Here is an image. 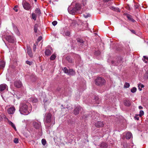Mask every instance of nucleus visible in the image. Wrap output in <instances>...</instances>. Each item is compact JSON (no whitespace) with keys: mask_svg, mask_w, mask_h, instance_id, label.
<instances>
[{"mask_svg":"<svg viewBox=\"0 0 148 148\" xmlns=\"http://www.w3.org/2000/svg\"><path fill=\"white\" fill-rule=\"evenodd\" d=\"M32 110V108L30 105L22 103L20 106L19 111L21 114L27 115L30 113Z\"/></svg>","mask_w":148,"mask_h":148,"instance_id":"f257e3e1","label":"nucleus"},{"mask_svg":"<svg viewBox=\"0 0 148 148\" xmlns=\"http://www.w3.org/2000/svg\"><path fill=\"white\" fill-rule=\"evenodd\" d=\"M81 9L80 5L79 3L75 4V7L71 8V7H69L68 8V10L69 13L72 14H74L76 13H78L79 11Z\"/></svg>","mask_w":148,"mask_h":148,"instance_id":"f03ea898","label":"nucleus"},{"mask_svg":"<svg viewBox=\"0 0 148 148\" xmlns=\"http://www.w3.org/2000/svg\"><path fill=\"white\" fill-rule=\"evenodd\" d=\"M45 118L46 123H50L51 125H53L55 124V118L53 117H52L51 114L48 113L47 114Z\"/></svg>","mask_w":148,"mask_h":148,"instance_id":"7ed1b4c3","label":"nucleus"},{"mask_svg":"<svg viewBox=\"0 0 148 148\" xmlns=\"http://www.w3.org/2000/svg\"><path fill=\"white\" fill-rule=\"evenodd\" d=\"M106 82V81L103 78L98 77L95 80V84L98 86H102Z\"/></svg>","mask_w":148,"mask_h":148,"instance_id":"20e7f679","label":"nucleus"},{"mask_svg":"<svg viewBox=\"0 0 148 148\" xmlns=\"http://www.w3.org/2000/svg\"><path fill=\"white\" fill-rule=\"evenodd\" d=\"M22 5L24 9L27 10H29L31 8V6L27 2H23Z\"/></svg>","mask_w":148,"mask_h":148,"instance_id":"39448f33","label":"nucleus"},{"mask_svg":"<svg viewBox=\"0 0 148 148\" xmlns=\"http://www.w3.org/2000/svg\"><path fill=\"white\" fill-rule=\"evenodd\" d=\"M8 89V86L5 84H2L0 85V92H2Z\"/></svg>","mask_w":148,"mask_h":148,"instance_id":"423d86ee","label":"nucleus"},{"mask_svg":"<svg viewBox=\"0 0 148 148\" xmlns=\"http://www.w3.org/2000/svg\"><path fill=\"white\" fill-rule=\"evenodd\" d=\"M33 125L34 127L36 129H39L41 127V123L40 122H33Z\"/></svg>","mask_w":148,"mask_h":148,"instance_id":"0eeeda50","label":"nucleus"},{"mask_svg":"<svg viewBox=\"0 0 148 148\" xmlns=\"http://www.w3.org/2000/svg\"><path fill=\"white\" fill-rule=\"evenodd\" d=\"M14 85L17 88H20L22 86V83L20 80L16 81L14 83Z\"/></svg>","mask_w":148,"mask_h":148,"instance_id":"6e6552de","label":"nucleus"},{"mask_svg":"<svg viewBox=\"0 0 148 148\" xmlns=\"http://www.w3.org/2000/svg\"><path fill=\"white\" fill-rule=\"evenodd\" d=\"M61 33L64 36H69L70 35V32L66 28H63Z\"/></svg>","mask_w":148,"mask_h":148,"instance_id":"1a4fd4ad","label":"nucleus"},{"mask_svg":"<svg viewBox=\"0 0 148 148\" xmlns=\"http://www.w3.org/2000/svg\"><path fill=\"white\" fill-rule=\"evenodd\" d=\"M15 110V108L13 106H12L9 108L7 110L8 113L9 114H13Z\"/></svg>","mask_w":148,"mask_h":148,"instance_id":"9d476101","label":"nucleus"},{"mask_svg":"<svg viewBox=\"0 0 148 148\" xmlns=\"http://www.w3.org/2000/svg\"><path fill=\"white\" fill-rule=\"evenodd\" d=\"M5 39L9 42L10 43H13L14 42V39L10 36H7Z\"/></svg>","mask_w":148,"mask_h":148,"instance_id":"9b49d317","label":"nucleus"},{"mask_svg":"<svg viewBox=\"0 0 148 148\" xmlns=\"http://www.w3.org/2000/svg\"><path fill=\"white\" fill-rule=\"evenodd\" d=\"M27 53L30 57H33V54L31 49L30 47H27Z\"/></svg>","mask_w":148,"mask_h":148,"instance_id":"f8f14e48","label":"nucleus"},{"mask_svg":"<svg viewBox=\"0 0 148 148\" xmlns=\"http://www.w3.org/2000/svg\"><path fill=\"white\" fill-rule=\"evenodd\" d=\"M81 107L79 106H77L75 108L74 111V114L75 115H77L79 113V111L81 110Z\"/></svg>","mask_w":148,"mask_h":148,"instance_id":"ddd939ff","label":"nucleus"},{"mask_svg":"<svg viewBox=\"0 0 148 148\" xmlns=\"http://www.w3.org/2000/svg\"><path fill=\"white\" fill-rule=\"evenodd\" d=\"M104 124L102 122L97 121L95 123V126L98 127H102L103 126Z\"/></svg>","mask_w":148,"mask_h":148,"instance_id":"4468645a","label":"nucleus"},{"mask_svg":"<svg viewBox=\"0 0 148 148\" xmlns=\"http://www.w3.org/2000/svg\"><path fill=\"white\" fill-rule=\"evenodd\" d=\"M13 29L15 33H16V34L17 35L19 36L20 34V33L17 27L16 26L13 25Z\"/></svg>","mask_w":148,"mask_h":148,"instance_id":"2eb2a0df","label":"nucleus"},{"mask_svg":"<svg viewBox=\"0 0 148 148\" xmlns=\"http://www.w3.org/2000/svg\"><path fill=\"white\" fill-rule=\"evenodd\" d=\"M35 13L38 16H39L41 14L40 10L39 8H36L35 10Z\"/></svg>","mask_w":148,"mask_h":148,"instance_id":"dca6fc26","label":"nucleus"},{"mask_svg":"<svg viewBox=\"0 0 148 148\" xmlns=\"http://www.w3.org/2000/svg\"><path fill=\"white\" fill-rule=\"evenodd\" d=\"M51 51L49 49H47L45 52V55L47 56L50 55L51 53Z\"/></svg>","mask_w":148,"mask_h":148,"instance_id":"f3484780","label":"nucleus"},{"mask_svg":"<svg viewBox=\"0 0 148 148\" xmlns=\"http://www.w3.org/2000/svg\"><path fill=\"white\" fill-rule=\"evenodd\" d=\"M5 65V63L3 61H1L0 62V69H3Z\"/></svg>","mask_w":148,"mask_h":148,"instance_id":"a211bd4d","label":"nucleus"},{"mask_svg":"<svg viewBox=\"0 0 148 148\" xmlns=\"http://www.w3.org/2000/svg\"><path fill=\"white\" fill-rule=\"evenodd\" d=\"M132 136V134L130 132H128L127 133L126 135V137L127 139H130Z\"/></svg>","mask_w":148,"mask_h":148,"instance_id":"6ab92c4d","label":"nucleus"},{"mask_svg":"<svg viewBox=\"0 0 148 148\" xmlns=\"http://www.w3.org/2000/svg\"><path fill=\"white\" fill-rule=\"evenodd\" d=\"M124 104L126 106H129L131 105L130 101L129 100H125L124 101Z\"/></svg>","mask_w":148,"mask_h":148,"instance_id":"aec40b11","label":"nucleus"},{"mask_svg":"<svg viewBox=\"0 0 148 148\" xmlns=\"http://www.w3.org/2000/svg\"><path fill=\"white\" fill-rule=\"evenodd\" d=\"M75 72L72 69H70L69 70L68 74L69 75H73L75 74Z\"/></svg>","mask_w":148,"mask_h":148,"instance_id":"412c9836","label":"nucleus"},{"mask_svg":"<svg viewBox=\"0 0 148 148\" xmlns=\"http://www.w3.org/2000/svg\"><path fill=\"white\" fill-rule=\"evenodd\" d=\"M107 145L104 143H101L100 145L101 148H107Z\"/></svg>","mask_w":148,"mask_h":148,"instance_id":"4be33fe9","label":"nucleus"},{"mask_svg":"<svg viewBox=\"0 0 148 148\" xmlns=\"http://www.w3.org/2000/svg\"><path fill=\"white\" fill-rule=\"evenodd\" d=\"M144 86L143 85L139 83L138 84V87L140 91L142 90V88H143Z\"/></svg>","mask_w":148,"mask_h":148,"instance_id":"5701e85b","label":"nucleus"},{"mask_svg":"<svg viewBox=\"0 0 148 148\" xmlns=\"http://www.w3.org/2000/svg\"><path fill=\"white\" fill-rule=\"evenodd\" d=\"M112 10H114L117 12H120L119 9L118 8H115L113 6H112Z\"/></svg>","mask_w":148,"mask_h":148,"instance_id":"b1692460","label":"nucleus"},{"mask_svg":"<svg viewBox=\"0 0 148 148\" xmlns=\"http://www.w3.org/2000/svg\"><path fill=\"white\" fill-rule=\"evenodd\" d=\"M37 16H38L34 13H32V18L34 21L36 20V17Z\"/></svg>","mask_w":148,"mask_h":148,"instance_id":"393cba45","label":"nucleus"},{"mask_svg":"<svg viewBox=\"0 0 148 148\" xmlns=\"http://www.w3.org/2000/svg\"><path fill=\"white\" fill-rule=\"evenodd\" d=\"M3 119H7L6 116L3 114L0 115V121H2Z\"/></svg>","mask_w":148,"mask_h":148,"instance_id":"a878e982","label":"nucleus"},{"mask_svg":"<svg viewBox=\"0 0 148 148\" xmlns=\"http://www.w3.org/2000/svg\"><path fill=\"white\" fill-rule=\"evenodd\" d=\"M8 122L9 124L14 129L16 130V128L14 124L11 121H8Z\"/></svg>","mask_w":148,"mask_h":148,"instance_id":"bb28decb","label":"nucleus"},{"mask_svg":"<svg viewBox=\"0 0 148 148\" xmlns=\"http://www.w3.org/2000/svg\"><path fill=\"white\" fill-rule=\"evenodd\" d=\"M143 57L144 58V60H143L144 61L145 63H147L148 62V58L145 56H144Z\"/></svg>","mask_w":148,"mask_h":148,"instance_id":"cd10ccee","label":"nucleus"},{"mask_svg":"<svg viewBox=\"0 0 148 148\" xmlns=\"http://www.w3.org/2000/svg\"><path fill=\"white\" fill-rule=\"evenodd\" d=\"M56 58V56L53 54L50 57V59L51 60H54Z\"/></svg>","mask_w":148,"mask_h":148,"instance_id":"c85d7f7f","label":"nucleus"},{"mask_svg":"<svg viewBox=\"0 0 148 148\" xmlns=\"http://www.w3.org/2000/svg\"><path fill=\"white\" fill-rule=\"evenodd\" d=\"M84 16L85 18H87L88 17H90V15L88 13H85L84 14Z\"/></svg>","mask_w":148,"mask_h":148,"instance_id":"c756f323","label":"nucleus"},{"mask_svg":"<svg viewBox=\"0 0 148 148\" xmlns=\"http://www.w3.org/2000/svg\"><path fill=\"white\" fill-rule=\"evenodd\" d=\"M37 27L38 25L37 24H35L34 27V30L35 33L37 32Z\"/></svg>","mask_w":148,"mask_h":148,"instance_id":"7c9ffc66","label":"nucleus"},{"mask_svg":"<svg viewBox=\"0 0 148 148\" xmlns=\"http://www.w3.org/2000/svg\"><path fill=\"white\" fill-rule=\"evenodd\" d=\"M76 23L77 22L76 21L74 20L72 21L71 25V26H74L75 25Z\"/></svg>","mask_w":148,"mask_h":148,"instance_id":"2f4dec72","label":"nucleus"},{"mask_svg":"<svg viewBox=\"0 0 148 148\" xmlns=\"http://www.w3.org/2000/svg\"><path fill=\"white\" fill-rule=\"evenodd\" d=\"M130 85L129 83L126 82L124 85L125 88H128L130 86Z\"/></svg>","mask_w":148,"mask_h":148,"instance_id":"473e14b6","label":"nucleus"},{"mask_svg":"<svg viewBox=\"0 0 148 148\" xmlns=\"http://www.w3.org/2000/svg\"><path fill=\"white\" fill-rule=\"evenodd\" d=\"M131 92L132 93L135 92L136 90V88L135 87H133L131 89Z\"/></svg>","mask_w":148,"mask_h":148,"instance_id":"72a5a7b5","label":"nucleus"},{"mask_svg":"<svg viewBox=\"0 0 148 148\" xmlns=\"http://www.w3.org/2000/svg\"><path fill=\"white\" fill-rule=\"evenodd\" d=\"M42 143L43 145H45L46 143V140L44 139H42Z\"/></svg>","mask_w":148,"mask_h":148,"instance_id":"f704fd0d","label":"nucleus"},{"mask_svg":"<svg viewBox=\"0 0 148 148\" xmlns=\"http://www.w3.org/2000/svg\"><path fill=\"white\" fill-rule=\"evenodd\" d=\"M63 71L65 73H66L68 74L69 71V70H68L66 68L64 67V68Z\"/></svg>","mask_w":148,"mask_h":148,"instance_id":"c9c22d12","label":"nucleus"},{"mask_svg":"<svg viewBox=\"0 0 148 148\" xmlns=\"http://www.w3.org/2000/svg\"><path fill=\"white\" fill-rule=\"evenodd\" d=\"M144 114V112L143 111L141 110L140 111V113L139 115L140 117H141Z\"/></svg>","mask_w":148,"mask_h":148,"instance_id":"e433bc0d","label":"nucleus"},{"mask_svg":"<svg viewBox=\"0 0 148 148\" xmlns=\"http://www.w3.org/2000/svg\"><path fill=\"white\" fill-rule=\"evenodd\" d=\"M127 17L130 20L132 21L133 22H134L135 21V20H134L130 16H127Z\"/></svg>","mask_w":148,"mask_h":148,"instance_id":"4c0bfd02","label":"nucleus"},{"mask_svg":"<svg viewBox=\"0 0 148 148\" xmlns=\"http://www.w3.org/2000/svg\"><path fill=\"white\" fill-rule=\"evenodd\" d=\"M144 77L145 78L148 79V70L146 72L144 75Z\"/></svg>","mask_w":148,"mask_h":148,"instance_id":"58836bf2","label":"nucleus"},{"mask_svg":"<svg viewBox=\"0 0 148 148\" xmlns=\"http://www.w3.org/2000/svg\"><path fill=\"white\" fill-rule=\"evenodd\" d=\"M14 142L15 143H18V138H15L14 140Z\"/></svg>","mask_w":148,"mask_h":148,"instance_id":"ea45409f","label":"nucleus"},{"mask_svg":"<svg viewBox=\"0 0 148 148\" xmlns=\"http://www.w3.org/2000/svg\"><path fill=\"white\" fill-rule=\"evenodd\" d=\"M36 45L35 44H34V45L33 47V51H35L36 50Z\"/></svg>","mask_w":148,"mask_h":148,"instance_id":"a19ab883","label":"nucleus"},{"mask_svg":"<svg viewBox=\"0 0 148 148\" xmlns=\"http://www.w3.org/2000/svg\"><path fill=\"white\" fill-rule=\"evenodd\" d=\"M77 42L82 43H83L84 42V41L83 40L79 39L77 40Z\"/></svg>","mask_w":148,"mask_h":148,"instance_id":"79ce46f5","label":"nucleus"},{"mask_svg":"<svg viewBox=\"0 0 148 148\" xmlns=\"http://www.w3.org/2000/svg\"><path fill=\"white\" fill-rule=\"evenodd\" d=\"M57 22L56 21H54L52 22V25L54 26H55L57 25Z\"/></svg>","mask_w":148,"mask_h":148,"instance_id":"37998d69","label":"nucleus"},{"mask_svg":"<svg viewBox=\"0 0 148 148\" xmlns=\"http://www.w3.org/2000/svg\"><path fill=\"white\" fill-rule=\"evenodd\" d=\"M26 63L27 64H29V65H31L32 63V62H30L29 61H26Z\"/></svg>","mask_w":148,"mask_h":148,"instance_id":"c03bdc74","label":"nucleus"},{"mask_svg":"<svg viewBox=\"0 0 148 148\" xmlns=\"http://www.w3.org/2000/svg\"><path fill=\"white\" fill-rule=\"evenodd\" d=\"M42 39V37L41 36H40L38 37L37 40L38 42H39Z\"/></svg>","mask_w":148,"mask_h":148,"instance_id":"a18cd8bd","label":"nucleus"},{"mask_svg":"<svg viewBox=\"0 0 148 148\" xmlns=\"http://www.w3.org/2000/svg\"><path fill=\"white\" fill-rule=\"evenodd\" d=\"M67 60H68L69 62H72V60L71 59L69 58V57H67L66 58Z\"/></svg>","mask_w":148,"mask_h":148,"instance_id":"49530a36","label":"nucleus"},{"mask_svg":"<svg viewBox=\"0 0 148 148\" xmlns=\"http://www.w3.org/2000/svg\"><path fill=\"white\" fill-rule=\"evenodd\" d=\"M67 60H68L69 62H72V60L71 59L69 58V57H67L66 58Z\"/></svg>","mask_w":148,"mask_h":148,"instance_id":"de8ad7c7","label":"nucleus"},{"mask_svg":"<svg viewBox=\"0 0 148 148\" xmlns=\"http://www.w3.org/2000/svg\"><path fill=\"white\" fill-rule=\"evenodd\" d=\"M17 6H15L13 8V9L15 10V11L17 12L18 11V10L17 9H16V8L17 7Z\"/></svg>","mask_w":148,"mask_h":148,"instance_id":"09e8293b","label":"nucleus"},{"mask_svg":"<svg viewBox=\"0 0 148 148\" xmlns=\"http://www.w3.org/2000/svg\"><path fill=\"white\" fill-rule=\"evenodd\" d=\"M135 118L137 120H138L139 119V118L138 117H135Z\"/></svg>","mask_w":148,"mask_h":148,"instance_id":"8fccbe9b","label":"nucleus"},{"mask_svg":"<svg viewBox=\"0 0 148 148\" xmlns=\"http://www.w3.org/2000/svg\"><path fill=\"white\" fill-rule=\"evenodd\" d=\"M138 108L139 109H141L143 108L141 106H139Z\"/></svg>","mask_w":148,"mask_h":148,"instance_id":"3c124183","label":"nucleus"},{"mask_svg":"<svg viewBox=\"0 0 148 148\" xmlns=\"http://www.w3.org/2000/svg\"><path fill=\"white\" fill-rule=\"evenodd\" d=\"M135 7L136 9H137L138 8V6L137 5H135Z\"/></svg>","mask_w":148,"mask_h":148,"instance_id":"603ef678","label":"nucleus"},{"mask_svg":"<svg viewBox=\"0 0 148 148\" xmlns=\"http://www.w3.org/2000/svg\"><path fill=\"white\" fill-rule=\"evenodd\" d=\"M110 0H103L105 2H107L109 1Z\"/></svg>","mask_w":148,"mask_h":148,"instance_id":"864d4df0","label":"nucleus"},{"mask_svg":"<svg viewBox=\"0 0 148 148\" xmlns=\"http://www.w3.org/2000/svg\"><path fill=\"white\" fill-rule=\"evenodd\" d=\"M131 32H132L133 33H135V31H134V30H131Z\"/></svg>","mask_w":148,"mask_h":148,"instance_id":"5fc2aeb1","label":"nucleus"},{"mask_svg":"<svg viewBox=\"0 0 148 148\" xmlns=\"http://www.w3.org/2000/svg\"><path fill=\"white\" fill-rule=\"evenodd\" d=\"M97 115V116L98 117H99V114H98L97 113H96V114Z\"/></svg>","mask_w":148,"mask_h":148,"instance_id":"6e6d98bb","label":"nucleus"},{"mask_svg":"<svg viewBox=\"0 0 148 148\" xmlns=\"http://www.w3.org/2000/svg\"><path fill=\"white\" fill-rule=\"evenodd\" d=\"M96 102V103H98H98H99V101H97Z\"/></svg>","mask_w":148,"mask_h":148,"instance_id":"4d7b16f0","label":"nucleus"},{"mask_svg":"<svg viewBox=\"0 0 148 148\" xmlns=\"http://www.w3.org/2000/svg\"><path fill=\"white\" fill-rule=\"evenodd\" d=\"M113 63H114V62L112 61V62H111L112 64H113Z\"/></svg>","mask_w":148,"mask_h":148,"instance_id":"13d9d810","label":"nucleus"},{"mask_svg":"<svg viewBox=\"0 0 148 148\" xmlns=\"http://www.w3.org/2000/svg\"><path fill=\"white\" fill-rule=\"evenodd\" d=\"M37 101V99H36V100H35L34 102H36Z\"/></svg>","mask_w":148,"mask_h":148,"instance_id":"bf43d9fd","label":"nucleus"},{"mask_svg":"<svg viewBox=\"0 0 148 148\" xmlns=\"http://www.w3.org/2000/svg\"><path fill=\"white\" fill-rule=\"evenodd\" d=\"M54 1H57L58 0H54Z\"/></svg>","mask_w":148,"mask_h":148,"instance_id":"052dcab7","label":"nucleus"},{"mask_svg":"<svg viewBox=\"0 0 148 148\" xmlns=\"http://www.w3.org/2000/svg\"><path fill=\"white\" fill-rule=\"evenodd\" d=\"M35 2L37 1V0H34Z\"/></svg>","mask_w":148,"mask_h":148,"instance_id":"680f3d73","label":"nucleus"},{"mask_svg":"<svg viewBox=\"0 0 148 148\" xmlns=\"http://www.w3.org/2000/svg\"><path fill=\"white\" fill-rule=\"evenodd\" d=\"M94 117H95V119H96V117H95V116H94Z\"/></svg>","mask_w":148,"mask_h":148,"instance_id":"e2e57ef3","label":"nucleus"}]
</instances>
